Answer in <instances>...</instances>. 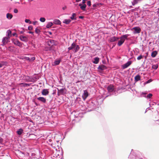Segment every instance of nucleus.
<instances>
[{"mask_svg": "<svg viewBox=\"0 0 159 159\" xmlns=\"http://www.w3.org/2000/svg\"><path fill=\"white\" fill-rule=\"evenodd\" d=\"M12 42L15 44L20 47L22 46V44L18 40L16 39H12Z\"/></svg>", "mask_w": 159, "mask_h": 159, "instance_id": "nucleus-1", "label": "nucleus"}, {"mask_svg": "<svg viewBox=\"0 0 159 159\" xmlns=\"http://www.w3.org/2000/svg\"><path fill=\"white\" fill-rule=\"evenodd\" d=\"M26 79L29 81H32V79L30 78L28 76H27L26 77Z\"/></svg>", "mask_w": 159, "mask_h": 159, "instance_id": "nucleus-37", "label": "nucleus"}, {"mask_svg": "<svg viewBox=\"0 0 159 159\" xmlns=\"http://www.w3.org/2000/svg\"><path fill=\"white\" fill-rule=\"evenodd\" d=\"M79 6H80L81 9L83 11H84L85 10V8L86 7V5L85 4H83L82 5L81 4H80Z\"/></svg>", "mask_w": 159, "mask_h": 159, "instance_id": "nucleus-14", "label": "nucleus"}, {"mask_svg": "<svg viewBox=\"0 0 159 159\" xmlns=\"http://www.w3.org/2000/svg\"><path fill=\"white\" fill-rule=\"evenodd\" d=\"M84 93L82 95V98L84 100H85L88 96V93L87 90H84Z\"/></svg>", "mask_w": 159, "mask_h": 159, "instance_id": "nucleus-5", "label": "nucleus"}, {"mask_svg": "<svg viewBox=\"0 0 159 159\" xmlns=\"http://www.w3.org/2000/svg\"><path fill=\"white\" fill-rule=\"evenodd\" d=\"M55 41L53 40H50L48 42V44L50 46H52L55 44Z\"/></svg>", "mask_w": 159, "mask_h": 159, "instance_id": "nucleus-9", "label": "nucleus"}, {"mask_svg": "<svg viewBox=\"0 0 159 159\" xmlns=\"http://www.w3.org/2000/svg\"><path fill=\"white\" fill-rule=\"evenodd\" d=\"M152 96V95L151 93H149L147 96V98H150Z\"/></svg>", "mask_w": 159, "mask_h": 159, "instance_id": "nucleus-38", "label": "nucleus"}, {"mask_svg": "<svg viewBox=\"0 0 159 159\" xmlns=\"http://www.w3.org/2000/svg\"><path fill=\"white\" fill-rule=\"evenodd\" d=\"M76 47L75 43H72L71 46L68 48L69 50H72L73 49L75 48Z\"/></svg>", "mask_w": 159, "mask_h": 159, "instance_id": "nucleus-16", "label": "nucleus"}, {"mask_svg": "<svg viewBox=\"0 0 159 159\" xmlns=\"http://www.w3.org/2000/svg\"><path fill=\"white\" fill-rule=\"evenodd\" d=\"M71 20L70 19H65L63 21V23L66 24H68L70 23Z\"/></svg>", "mask_w": 159, "mask_h": 159, "instance_id": "nucleus-23", "label": "nucleus"}, {"mask_svg": "<svg viewBox=\"0 0 159 159\" xmlns=\"http://www.w3.org/2000/svg\"><path fill=\"white\" fill-rule=\"evenodd\" d=\"M18 12V10L16 9H15L14 10V12L15 13H17Z\"/></svg>", "mask_w": 159, "mask_h": 159, "instance_id": "nucleus-43", "label": "nucleus"}, {"mask_svg": "<svg viewBox=\"0 0 159 159\" xmlns=\"http://www.w3.org/2000/svg\"><path fill=\"white\" fill-rule=\"evenodd\" d=\"M98 69L99 70H105L107 69V67L104 65H102L99 66L98 68Z\"/></svg>", "mask_w": 159, "mask_h": 159, "instance_id": "nucleus-15", "label": "nucleus"}, {"mask_svg": "<svg viewBox=\"0 0 159 159\" xmlns=\"http://www.w3.org/2000/svg\"><path fill=\"white\" fill-rule=\"evenodd\" d=\"M80 49V47L78 45H76V47H75L74 49V51L75 53L77 52Z\"/></svg>", "mask_w": 159, "mask_h": 159, "instance_id": "nucleus-26", "label": "nucleus"}, {"mask_svg": "<svg viewBox=\"0 0 159 159\" xmlns=\"http://www.w3.org/2000/svg\"><path fill=\"white\" fill-rule=\"evenodd\" d=\"M25 59L26 60L30 61V57H27Z\"/></svg>", "mask_w": 159, "mask_h": 159, "instance_id": "nucleus-45", "label": "nucleus"}, {"mask_svg": "<svg viewBox=\"0 0 159 159\" xmlns=\"http://www.w3.org/2000/svg\"><path fill=\"white\" fill-rule=\"evenodd\" d=\"M107 90L109 92H112L114 90V87L113 85H110L107 88Z\"/></svg>", "mask_w": 159, "mask_h": 159, "instance_id": "nucleus-11", "label": "nucleus"}, {"mask_svg": "<svg viewBox=\"0 0 159 159\" xmlns=\"http://www.w3.org/2000/svg\"><path fill=\"white\" fill-rule=\"evenodd\" d=\"M98 5V4H95L93 5V7H97V6Z\"/></svg>", "mask_w": 159, "mask_h": 159, "instance_id": "nucleus-42", "label": "nucleus"}, {"mask_svg": "<svg viewBox=\"0 0 159 159\" xmlns=\"http://www.w3.org/2000/svg\"><path fill=\"white\" fill-rule=\"evenodd\" d=\"M23 32H22V31H21V32H20V34H23Z\"/></svg>", "mask_w": 159, "mask_h": 159, "instance_id": "nucleus-58", "label": "nucleus"}, {"mask_svg": "<svg viewBox=\"0 0 159 159\" xmlns=\"http://www.w3.org/2000/svg\"><path fill=\"white\" fill-rule=\"evenodd\" d=\"M33 27L32 26H30L28 27V29L29 30H31L33 29Z\"/></svg>", "mask_w": 159, "mask_h": 159, "instance_id": "nucleus-40", "label": "nucleus"}, {"mask_svg": "<svg viewBox=\"0 0 159 159\" xmlns=\"http://www.w3.org/2000/svg\"><path fill=\"white\" fill-rule=\"evenodd\" d=\"M146 57H147L146 56H145V58H146Z\"/></svg>", "mask_w": 159, "mask_h": 159, "instance_id": "nucleus-60", "label": "nucleus"}, {"mask_svg": "<svg viewBox=\"0 0 159 159\" xmlns=\"http://www.w3.org/2000/svg\"><path fill=\"white\" fill-rule=\"evenodd\" d=\"M28 33L30 34H33L34 32L31 31H29Z\"/></svg>", "mask_w": 159, "mask_h": 159, "instance_id": "nucleus-51", "label": "nucleus"}, {"mask_svg": "<svg viewBox=\"0 0 159 159\" xmlns=\"http://www.w3.org/2000/svg\"><path fill=\"white\" fill-rule=\"evenodd\" d=\"M7 64V62L6 61H1L0 62V68L4 65H6Z\"/></svg>", "mask_w": 159, "mask_h": 159, "instance_id": "nucleus-24", "label": "nucleus"}, {"mask_svg": "<svg viewBox=\"0 0 159 159\" xmlns=\"http://www.w3.org/2000/svg\"><path fill=\"white\" fill-rule=\"evenodd\" d=\"M66 8V6H65L62 8L63 10H65Z\"/></svg>", "mask_w": 159, "mask_h": 159, "instance_id": "nucleus-50", "label": "nucleus"}, {"mask_svg": "<svg viewBox=\"0 0 159 159\" xmlns=\"http://www.w3.org/2000/svg\"><path fill=\"white\" fill-rule=\"evenodd\" d=\"M150 80H148L147 81V83H148L150 82Z\"/></svg>", "mask_w": 159, "mask_h": 159, "instance_id": "nucleus-57", "label": "nucleus"}, {"mask_svg": "<svg viewBox=\"0 0 159 159\" xmlns=\"http://www.w3.org/2000/svg\"><path fill=\"white\" fill-rule=\"evenodd\" d=\"M16 35V33H13V34H12V35H13V36H15V35Z\"/></svg>", "mask_w": 159, "mask_h": 159, "instance_id": "nucleus-52", "label": "nucleus"}, {"mask_svg": "<svg viewBox=\"0 0 159 159\" xmlns=\"http://www.w3.org/2000/svg\"><path fill=\"white\" fill-rule=\"evenodd\" d=\"M61 62L60 60H55L54 62V65H57L59 64Z\"/></svg>", "mask_w": 159, "mask_h": 159, "instance_id": "nucleus-27", "label": "nucleus"}, {"mask_svg": "<svg viewBox=\"0 0 159 159\" xmlns=\"http://www.w3.org/2000/svg\"><path fill=\"white\" fill-rule=\"evenodd\" d=\"M30 21V20L29 19H25V22L26 23H28Z\"/></svg>", "mask_w": 159, "mask_h": 159, "instance_id": "nucleus-46", "label": "nucleus"}, {"mask_svg": "<svg viewBox=\"0 0 159 159\" xmlns=\"http://www.w3.org/2000/svg\"><path fill=\"white\" fill-rule=\"evenodd\" d=\"M37 99L44 103H45L46 102V99L43 97H38L37 98Z\"/></svg>", "mask_w": 159, "mask_h": 159, "instance_id": "nucleus-6", "label": "nucleus"}, {"mask_svg": "<svg viewBox=\"0 0 159 159\" xmlns=\"http://www.w3.org/2000/svg\"><path fill=\"white\" fill-rule=\"evenodd\" d=\"M139 1H140V0H134L132 2V4L134 6L137 3H138Z\"/></svg>", "mask_w": 159, "mask_h": 159, "instance_id": "nucleus-30", "label": "nucleus"}, {"mask_svg": "<svg viewBox=\"0 0 159 159\" xmlns=\"http://www.w3.org/2000/svg\"><path fill=\"white\" fill-rule=\"evenodd\" d=\"M21 84H22L23 86L24 87L29 86H30V84L21 83Z\"/></svg>", "mask_w": 159, "mask_h": 159, "instance_id": "nucleus-31", "label": "nucleus"}, {"mask_svg": "<svg viewBox=\"0 0 159 159\" xmlns=\"http://www.w3.org/2000/svg\"><path fill=\"white\" fill-rule=\"evenodd\" d=\"M35 59V57H30V61H34Z\"/></svg>", "mask_w": 159, "mask_h": 159, "instance_id": "nucleus-41", "label": "nucleus"}, {"mask_svg": "<svg viewBox=\"0 0 159 159\" xmlns=\"http://www.w3.org/2000/svg\"><path fill=\"white\" fill-rule=\"evenodd\" d=\"M157 51H153L152 53L151 56L153 57H154L156 56L157 55Z\"/></svg>", "mask_w": 159, "mask_h": 159, "instance_id": "nucleus-21", "label": "nucleus"}, {"mask_svg": "<svg viewBox=\"0 0 159 159\" xmlns=\"http://www.w3.org/2000/svg\"><path fill=\"white\" fill-rule=\"evenodd\" d=\"M37 23V21H34V22H33V24L34 25H35L36 23Z\"/></svg>", "mask_w": 159, "mask_h": 159, "instance_id": "nucleus-47", "label": "nucleus"}, {"mask_svg": "<svg viewBox=\"0 0 159 159\" xmlns=\"http://www.w3.org/2000/svg\"><path fill=\"white\" fill-rule=\"evenodd\" d=\"M35 33L37 34H39L40 32V30L38 29V27L35 29Z\"/></svg>", "mask_w": 159, "mask_h": 159, "instance_id": "nucleus-35", "label": "nucleus"}, {"mask_svg": "<svg viewBox=\"0 0 159 159\" xmlns=\"http://www.w3.org/2000/svg\"><path fill=\"white\" fill-rule=\"evenodd\" d=\"M51 50V48H49L48 50Z\"/></svg>", "mask_w": 159, "mask_h": 159, "instance_id": "nucleus-59", "label": "nucleus"}, {"mask_svg": "<svg viewBox=\"0 0 159 159\" xmlns=\"http://www.w3.org/2000/svg\"><path fill=\"white\" fill-rule=\"evenodd\" d=\"M132 29L134 30V34L139 33L141 31V29L139 27H134Z\"/></svg>", "mask_w": 159, "mask_h": 159, "instance_id": "nucleus-2", "label": "nucleus"}, {"mask_svg": "<svg viewBox=\"0 0 159 159\" xmlns=\"http://www.w3.org/2000/svg\"><path fill=\"white\" fill-rule=\"evenodd\" d=\"M81 1V0H76V2H79L80 1Z\"/></svg>", "mask_w": 159, "mask_h": 159, "instance_id": "nucleus-53", "label": "nucleus"}, {"mask_svg": "<svg viewBox=\"0 0 159 159\" xmlns=\"http://www.w3.org/2000/svg\"><path fill=\"white\" fill-rule=\"evenodd\" d=\"M132 64L131 61H128L126 63L122 65V68L123 69H125L129 66Z\"/></svg>", "mask_w": 159, "mask_h": 159, "instance_id": "nucleus-3", "label": "nucleus"}, {"mask_svg": "<svg viewBox=\"0 0 159 159\" xmlns=\"http://www.w3.org/2000/svg\"><path fill=\"white\" fill-rule=\"evenodd\" d=\"M84 18V17L82 16H79V18L80 19H83Z\"/></svg>", "mask_w": 159, "mask_h": 159, "instance_id": "nucleus-48", "label": "nucleus"}, {"mask_svg": "<svg viewBox=\"0 0 159 159\" xmlns=\"http://www.w3.org/2000/svg\"><path fill=\"white\" fill-rule=\"evenodd\" d=\"M3 142V139L0 137V143H2Z\"/></svg>", "mask_w": 159, "mask_h": 159, "instance_id": "nucleus-44", "label": "nucleus"}, {"mask_svg": "<svg viewBox=\"0 0 159 159\" xmlns=\"http://www.w3.org/2000/svg\"><path fill=\"white\" fill-rule=\"evenodd\" d=\"M7 18L9 20H11L13 17V15L11 13H7L6 15Z\"/></svg>", "mask_w": 159, "mask_h": 159, "instance_id": "nucleus-17", "label": "nucleus"}, {"mask_svg": "<svg viewBox=\"0 0 159 159\" xmlns=\"http://www.w3.org/2000/svg\"><path fill=\"white\" fill-rule=\"evenodd\" d=\"M10 38L8 37H5L3 38V39L2 41V43H3V45H4L5 44L7 43L9 39Z\"/></svg>", "mask_w": 159, "mask_h": 159, "instance_id": "nucleus-8", "label": "nucleus"}, {"mask_svg": "<svg viewBox=\"0 0 159 159\" xmlns=\"http://www.w3.org/2000/svg\"><path fill=\"white\" fill-rule=\"evenodd\" d=\"M53 22L54 24L57 25H60L61 24V21L58 19H55Z\"/></svg>", "mask_w": 159, "mask_h": 159, "instance_id": "nucleus-18", "label": "nucleus"}, {"mask_svg": "<svg viewBox=\"0 0 159 159\" xmlns=\"http://www.w3.org/2000/svg\"><path fill=\"white\" fill-rule=\"evenodd\" d=\"M158 13H159V8L158 9V11H157Z\"/></svg>", "mask_w": 159, "mask_h": 159, "instance_id": "nucleus-55", "label": "nucleus"}, {"mask_svg": "<svg viewBox=\"0 0 159 159\" xmlns=\"http://www.w3.org/2000/svg\"><path fill=\"white\" fill-rule=\"evenodd\" d=\"M40 21L42 22H44L46 20V19L44 17H41L40 19Z\"/></svg>", "mask_w": 159, "mask_h": 159, "instance_id": "nucleus-34", "label": "nucleus"}, {"mask_svg": "<svg viewBox=\"0 0 159 159\" xmlns=\"http://www.w3.org/2000/svg\"><path fill=\"white\" fill-rule=\"evenodd\" d=\"M119 39V38L115 37H111L109 41L110 42H115L116 41H117Z\"/></svg>", "mask_w": 159, "mask_h": 159, "instance_id": "nucleus-10", "label": "nucleus"}, {"mask_svg": "<svg viewBox=\"0 0 159 159\" xmlns=\"http://www.w3.org/2000/svg\"><path fill=\"white\" fill-rule=\"evenodd\" d=\"M11 31L10 30H8L7 31V37L10 38L11 36Z\"/></svg>", "mask_w": 159, "mask_h": 159, "instance_id": "nucleus-29", "label": "nucleus"}, {"mask_svg": "<svg viewBox=\"0 0 159 159\" xmlns=\"http://www.w3.org/2000/svg\"><path fill=\"white\" fill-rule=\"evenodd\" d=\"M19 38L21 41L23 42H27L28 40L27 37L22 35H21L20 36Z\"/></svg>", "mask_w": 159, "mask_h": 159, "instance_id": "nucleus-4", "label": "nucleus"}, {"mask_svg": "<svg viewBox=\"0 0 159 159\" xmlns=\"http://www.w3.org/2000/svg\"><path fill=\"white\" fill-rule=\"evenodd\" d=\"M28 23H29V24H31V23H32V22H31V21H30H30H29V22Z\"/></svg>", "mask_w": 159, "mask_h": 159, "instance_id": "nucleus-56", "label": "nucleus"}, {"mask_svg": "<svg viewBox=\"0 0 159 159\" xmlns=\"http://www.w3.org/2000/svg\"><path fill=\"white\" fill-rule=\"evenodd\" d=\"M23 132V130L22 129H19L17 131V133L18 135H21Z\"/></svg>", "mask_w": 159, "mask_h": 159, "instance_id": "nucleus-28", "label": "nucleus"}, {"mask_svg": "<svg viewBox=\"0 0 159 159\" xmlns=\"http://www.w3.org/2000/svg\"><path fill=\"white\" fill-rule=\"evenodd\" d=\"M76 14L75 13H73L72 14V16L70 17V19L72 20H76Z\"/></svg>", "mask_w": 159, "mask_h": 159, "instance_id": "nucleus-25", "label": "nucleus"}, {"mask_svg": "<svg viewBox=\"0 0 159 159\" xmlns=\"http://www.w3.org/2000/svg\"><path fill=\"white\" fill-rule=\"evenodd\" d=\"M58 89L57 95L59 96L60 95L63 94H64V89Z\"/></svg>", "mask_w": 159, "mask_h": 159, "instance_id": "nucleus-13", "label": "nucleus"}, {"mask_svg": "<svg viewBox=\"0 0 159 159\" xmlns=\"http://www.w3.org/2000/svg\"><path fill=\"white\" fill-rule=\"evenodd\" d=\"M87 0H83L82 1V3L83 4H85V1H87Z\"/></svg>", "mask_w": 159, "mask_h": 159, "instance_id": "nucleus-49", "label": "nucleus"}, {"mask_svg": "<svg viewBox=\"0 0 159 159\" xmlns=\"http://www.w3.org/2000/svg\"><path fill=\"white\" fill-rule=\"evenodd\" d=\"M134 80L135 81H138L140 80V76L139 75H136L134 77Z\"/></svg>", "mask_w": 159, "mask_h": 159, "instance_id": "nucleus-19", "label": "nucleus"}, {"mask_svg": "<svg viewBox=\"0 0 159 159\" xmlns=\"http://www.w3.org/2000/svg\"><path fill=\"white\" fill-rule=\"evenodd\" d=\"M48 33L50 35H52V33L51 32H49Z\"/></svg>", "mask_w": 159, "mask_h": 159, "instance_id": "nucleus-54", "label": "nucleus"}, {"mask_svg": "<svg viewBox=\"0 0 159 159\" xmlns=\"http://www.w3.org/2000/svg\"><path fill=\"white\" fill-rule=\"evenodd\" d=\"M49 92L48 89H44L42 90L41 92L42 95H47L48 94Z\"/></svg>", "mask_w": 159, "mask_h": 159, "instance_id": "nucleus-7", "label": "nucleus"}, {"mask_svg": "<svg viewBox=\"0 0 159 159\" xmlns=\"http://www.w3.org/2000/svg\"><path fill=\"white\" fill-rule=\"evenodd\" d=\"M87 4L89 6H90L91 5V2L90 1H89L87 2Z\"/></svg>", "mask_w": 159, "mask_h": 159, "instance_id": "nucleus-39", "label": "nucleus"}, {"mask_svg": "<svg viewBox=\"0 0 159 159\" xmlns=\"http://www.w3.org/2000/svg\"><path fill=\"white\" fill-rule=\"evenodd\" d=\"M128 35V34H125L122 36L120 37L125 40V39H127Z\"/></svg>", "mask_w": 159, "mask_h": 159, "instance_id": "nucleus-33", "label": "nucleus"}, {"mask_svg": "<svg viewBox=\"0 0 159 159\" xmlns=\"http://www.w3.org/2000/svg\"><path fill=\"white\" fill-rule=\"evenodd\" d=\"M158 67V65L157 64L153 65L152 66V68L153 69L156 70Z\"/></svg>", "mask_w": 159, "mask_h": 159, "instance_id": "nucleus-32", "label": "nucleus"}, {"mask_svg": "<svg viewBox=\"0 0 159 159\" xmlns=\"http://www.w3.org/2000/svg\"><path fill=\"white\" fill-rule=\"evenodd\" d=\"M99 61V58L98 57H96L94 59V61H93V63L94 64H98Z\"/></svg>", "mask_w": 159, "mask_h": 159, "instance_id": "nucleus-22", "label": "nucleus"}, {"mask_svg": "<svg viewBox=\"0 0 159 159\" xmlns=\"http://www.w3.org/2000/svg\"><path fill=\"white\" fill-rule=\"evenodd\" d=\"M144 57L143 56H142L141 55H140L138 56L137 58V59L138 60H140L141 59L143 58Z\"/></svg>", "mask_w": 159, "mask_h": 159, "instance_id": "nucleus-36", "label": "nucleus"}, {"mask_svg": "<svg viewBox=\"0 0 159 159\" xmlns=\"http://www.w3.org/2000/svg\"><path fill=\"white\" fill-rule=\"evenodd\" d=\"M53 25V23H52V22H48L47 24V25L46 26V27L47 28H49L50 27H51Z\"/></svg>", "mask_w": 159, "mask_h": 159, "instance_id": "nucleus-20", "label": "nucleus"}, {"mask_svg": "<svg viewBox=\"0 0 159 159\" xmlns=\"http://www.w3.org/2000/svg\"><path fill=\"white\" fill-rule=\"evenodd\" d=\"M125 40L123 39H122L121 37L120 38V40L119 41L118 43V45L120 46H121L122 44L124 43Z\"/></svg>", "mask_w": 159, "mask_h": 159, "instance_id": "nucleus-12", "label": "nucleus"}]
</instances>
